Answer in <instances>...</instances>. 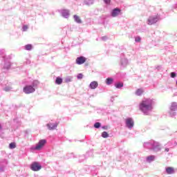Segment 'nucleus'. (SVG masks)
Instances as JSON below:
<instances>
[{
    "label": "nucleus",
    "mask_w": 177,
    "mask_h": 177,
    "mask_svg": "<svg viewBox=\"0 0 177 177\" xmlns=\"http://www.w3.org/2000/svg\"><path fill=\"white\" fill-rule=\"evenodd\" d=\"M113 81H114V80H113V78L108 77L106 80L105 82H106V85H111V84H113Z\"/></svg>",
    "instance_id": "6ab92c4d"
},
{
    "label": "nucleus",
    "mask_w": 177,
    "mask_h": 177,
    "mask_svg": "<svg viewBox=\"0 0 177 177\" xmlns=\"http://www.w3.org/2000/svg\"><path fill=\"white\" fill-rule=\"evenodd\" d=\"M27 30H28V26L26 25H24L22 28V31H26Z\"/></svg>",
    "instance_id": "2f4dec72"
},
{
    "label": "nucleus",
    "mask_w": 177,
    "mask_h": 177,
    "mask_svg": "<svg viewBox=\"0 0 177 177\" xmlns=\"http://www.w3.org/2000/svg\"><path fill=\"white\" fill-rule=\"evenodd\" d=\"M12 88L10 86H6L3 88V91H5L6 92H10V91H12Z\"/></svg>",
    "instance_id": "393cba45"
},
{
    "label": "nucleus",
    "mask_w": 177,
    "mask_h": 177,
    "mask_svg": "<svg viewBox=\"0 0 177 177\" xmlns=\"http://www.w3.org/2000/svg\"><path fill=\"white\" fill-rule=\"evenodd\" d=\"M84 75H82V73H79L77 76V80H82Z\"/></svg>",
    "instance_id": "c756f323"
},
{
    "label": "nucleus",
    "mask_w": 177,
    "mask_h": 177,
    "mask_svg": "<svg viewBox=\"0 0 177 177\" xmlns=\"http://www.w3.org/2000/svg\"><path fill=\"white\" fill-rule=\"evenodd\" d=\"M166 172L168 175H171L175 172V170L174 169V167H167L166 168Z\"/></svg>",
    "instance_id": "dca6fc26"
},
{
    "label": "nucleus",
    "mask_w": 177,
    "mask_h": 177,
    "mask_svg": "<svg viewBox=\"0 0 177 177\" xmlns=\"http://www.w3.org/2000/svg\"><path fill=\"white\" fill-rule=\"evenodd\" d=\"M94 128H100V122L95 123Z\"/></svg>",
    "instance_id": "7c9ffc66"
},
{
    "label": "nucleus",
    "mask_w": 177,
    "mask_h": 177,
    "mask_svg": "<svg viewBox=\"0 0 177 177\" xmlns=\"http://www.w3.org/2000/svg\"><path fill=\"white\" fill-rule=\"evenodd\" d=\"M72 81H73L72 76H68L65 78V82H66V83L71 82Z\"/></svg>",
    "instance_id": "412c9836"
},
{
    "label": "nucleus",
    "mask_w": 177,
    "mask_h": 177,
    "mask_svg": "<svg viewBox=\"0 0 177 177\" xmlns=\"http://www.w3.org/2000/svg\"><path fill=\"white\" fill-rule=\"evenodd\" d=\"M154 158H156V156H150L147 158V161L148 162H151V161H154Z\"/></svg>",
    "instance_id": "aec40b11"
},
{
    "label": "nucleus",
    "mask_w": 177,
    "mask_h": 177,
    "mask_svg": "<svg viewBox=\"0 0 177 177\" xmlns=\"http://www.w3.org/2000/svg\"><path fill=\"white\" fill-rule=\"evenodd\" d=\"M85 62H86V58L83 56L78 57L76 59V64H79V65L84 64Z\"/></svg>",
    "instance_id": "9d476101"
},
{
    "label": "nucleus",
    "mask_w": 177,
    "mask_h": 177,
    "mask_svg": "<svg viewBox=\"0 0 177 177\" xmlns=\"http://www.w3.org/2000/svg\"><path fill=\"white\" fill-rule=\"evenodd\" d=\"M55 84L57 85H62V84H63V79L60 77H57L55 80Z\"/></svg>",
    "instance_id": "f3484780"
},
{
    "label": "nucleus",
    "mask_w": 177,
    "mask_h": 177,
    "mask_svg": "<svg viewBox=\"0 0 177 177\" xmlns=\"http://www.w3.org/2000/svg\"><path fill=\"white\" fill-rule=\"evenodd\" d=\"M85 5H93V0H85Z\"/></svg>",
    "instance_id": "4be33fe9"
},
{
    "label": "nucleus",
    "mask_w": 177,
    "mask_h": 177,
    "mask_svg": "<svg viewBox=\"0 0 177 177\" xmlns=\"http://www.w3.org/2000/svg\"><path fill=\"white\" fill-rule=\"evenodd\" d=\"M170 110H171V111H177V103L176 102L171 103Z\"/></svg>",
    "instance_id": "4468645a"
},
{
    "label": "nucleus",
    "mask_w": 177,
    "mask_h": 177,
    "mask_svg": "<svg viewBox=\"0 0 177 177\" xmlns=\"http://www.w3.org/2000/svg\"><path fill=\"white\" fill-rule=\"evenodd\" d=\"M41 168H42V166H41V165H39L38 162H35L32 163L30 165V169H32V171H39Z\"/></svg>",
    "instance_id": "423d86ee"
},
{
    "label": "nucleus",
    "mask_w": 177,
    "mask_h": 177,
    "mask_svg": "<svg viewBox=\"0 0 177 177\" xmlns=\"http://www.w3.org/2000/svg\"><path fill=\"white\" fill-rule=\"evenodd\" d=\"M102 138H109V133L106 131L102 132Z\"/></svg>",
    "instance_id": "bb28decb"
},
{
    "label": "nucleus",
    "mask_w": 177,
    "mask_h": 177,
    "mask_svg": "<svg viewBox=\"0 0 177 177\" xmlns=\"http://www.w3.org/2000/svg\"><path fill=\"white\" fill-rule=\"evenodd\" d=\"M156 104V100L151 98H144L139 104V109L141 111H150Z\"/></svg>",
    "instance_id": "f257e3e1"
},
{
    "label": "nucleus",
    "mask_w": 177,
    "mask_h": 177,
    "mask_svg": "<svg viewBox=\"0 0 177 177\" xmlns=\"http://www.w3.org/2000/svg\"><path fill=\"white\" fill-rule=\"evenodd\" d=\"M120 15H121V10L120 8H115L111 12L112 17H117V16H120Z\"/></svg>",
    "instance_id": "1a4fd4ad"
},
{
    "label": "nucleus",
    "mask_w": 177,
    "mask_h": 177,
    "mask_svg": "<svg viewBox=\"0 0 177 177\" xmlns=\"http://www.w3.org/2000/svg\"><path fill=\"white\" fill-rule=\"evenodd\" d=\"M74 20L77 24H81L82 23V20H81V18L78 15H74L73 16Z\"/></svg>",
    "instance_id": "2eb2a0df"
},
{
    "label": "nucleus",
    "mask_w": 177,
    "mask_h": 177,
    "mask_svg": "<svg viewBox=\"0 0 177 177\" xmlns=\"http://www.w3.org/2000/svg\"><path fill=\"white\" fill-rule=\"evenodd\" d=\"M99 86V83L97 81L91 82L89 84L90 89H96Z\"/></svg>",
    "instance_id": "9b49d317"
},
{
    "label": "nucleus",
    "mask_w": 177,
    "mask_h": 177,
    "mask_svg": "<svg viewBox=\"0 0 177 177\" xmlns=\"http://www.w3.org/2000/svg\"><path fill=\"white\" fill-rule=\"evenodd\" d=\"M135 122H133V119L132 118H128L126 119V127L129 128V129H132L133 128Z\"/></svg>",
    "instance_id": "0eeeda50"
},
{
    "label": "nucleus",
    "mask_w": 177,
    "mask_h": 177,
    "mask_svg": "<svg viewBox=\"0 0 177 177\" xmlns=\"http://www.w3.org/2000/svg\"><path fill=\"white\" fill-rule=\"evenodd\" d=\"M166 151H169V149H166Z\"/></svg>",
    "instance_id": "e433bc0d"
},
{
    "label": "nucleus",
    "mask_w": 177,
    "mask_h": 177,
    "mask_svg": "<svg viewBox=\"0 0 177 177\" xmlns=\"http://www.w3.org/2000/svg\"><path fill=\"white\" fill-rule=\"evenodd\" d=\"M4 68H6V70L10 68V62H6L4 64Z\"/></svg>",
    "instance_id": "b1692460"
},
{
    "label": "nucleus",
    "mask_w": 177,
    "mask_h": 177,
    "mask_svg": "<svg viewBox=\"0 0 177 177\" xmlns=\"http://www.w3.org/2000/svg\"><path fill=\"white\" fill-rule=\"evenodd\" d=\"M170 77H171V78H175V77H176V73H175V72H171V73H170Z\"/></svg>",
    "instance_id": "c85d7f7f"
},
{
    "label": "nucleus",
    "mask_w": 177,
    "mask_h": 177,
    "mask_svg": "<svg viewBox=\"0 0 177 177\" xmlns=\"http://www.w3.org/2000/svg\"><path fill=\"white\" fill-rule=\"evenodd\" d=\"M46 145V140H41L39 141L36 147H35V150H41L44 146Z\"/></svg>",
    "instance_id": "6e6552de"
},
{
    "label": "nucleus",
    "mask_w": 177,
    "mask_h": 177,
    "mask_svg": "<svg viewBox=\"0 0 177 177\" xmlns=\"http://www.w3.org/2000/svg\"><path fill=\"white\" fill-rule=\"evenodd\" d=\"M101 39H102V41H106V39H107V37L104 36L101 38Z\"/></svg>",
    "instance_id": "72a5a7b5"
},
{
    "label": "nucleus",
    "mask_w": 177,
    "mask_h": 177,
    "mask_svg": "<svg viewBox=\"0 0 177 177\" xmlns=\"http://www.w3.org/2000/svg\"><path fill=\"white\" fill-rule=\"evenodd\" d=\"M39 85V82L38 80H34L31 84L26 85L23 88L24 93L26 95H30V93H34L35 90L38 88Z\"/></svg>",
    "instance_id": "f03ea898"
},
{
    "label": "nucleus",
    "mask_w": 177,
    "mask_h": 177,
    "mask_svg": "<svg viewBox=\"0 0 177 177\" xmlns=\"http://www.w3.org/2000/svg\"><path fill=\"white\" fill-rule=\"evenodd\" d=\"M119 64L121 68H125V67L129 64V60H128V58H127L124 55H122L120 56Z\"/></svg>",
    "instance_id": "20e7f679"
},
{
    "label": "nucleus",
    "mask_w": 177,
    "mask_h": 177,
    "mask_svg": "<svg viewBox=\"0 0 177 177\" xmlns=\"http://www.w3.org/2000/svg\"><path fill=\"white\" fill-rule=\"evenodd\" d=\"M10 149H16V143L15 142H11L9 145Z\"/></svg>",
    "instance_id": "a878e982"
},
{
    "label": "nucleus",
    "mask_w": 177,
    "mask_h": 177,
    "mask_svg": "<svg viewBox=\"0 0 177 177\" xmlns=\"http://www.w3.org/2000/svg\"><path fill=\"white\" fill-rule=\"evenodd\" d=\"M142 38H140L139 36L135 37V42H140Z\"/></svg>",
    "instance_id": "cd10ccee"
},
{
    "label": "nucleus",
    "mask_w": 177,
    "mask_h": 177,
    "mask_svg": "<svg viewBox=\"0 0 177 177\" xmlns=\"http://www.w3.org/2000/svg\"><path fill=\"white\" fill-rule=\"evenodd\" d=\"M26 50H31L32 49V46L31 44H27L25 46Z\"/></svg>",
    "instance_id": "5701e85b"
},
{
    "label": "nucleus",
    "mask_w": 177,
    "mask_h": 177,
    "mask_svg": "<svg viewBox=\"0 0 177 177\" xmlns=\"http://www.w3.org/2000/svg\"><path fill=\"white\" fill-rule=\"evenodd\" d=\"M47 127L49 129H56L57 127V123H48Z\"/></svg>",
    "instance_id": "f8f14e48"
},
{
    "label": "nucleus",
    "mask_w": 177,
    "mask_h": 177,
    "mask_svg": "<svg viewBox=\"0 0 177 177\" xmlns=\"http://www.w3.org/2000/svg\"><path fill=\"white\" fill-rule=\"evenodd\" d=\"M124 86V83L122 82H117L115 84V87L117 89H121V88H122Z\"/></svg>",
    "instance_id": "a211bd4d"
},
{
    "label": "nucleus",
    "mask_w": 177,
    "mask_h": 177,
    "mask_svg": "<svg viewBox=\"0 0 177 177\" xmlns=\"http://www.w3.org/2000/svg\"><path fill=\"white\" fill-rule=\"evenodd\" d=\"M59 13L62 17H64V19H68L70 17V10L63 9L59 10Z\"/></svg>",
    "instance_id": "39448f33"
},
{
    "label": "nucleus",
    "mask_w": 177,
    "mask_h": 177,
    "mask_svg": "<svg viewBox=\"0 0 177 177\" xmlns=\"http://www.w3.org/2000/svg\"><path fill=\"white\" fill-rule=\"evenodd\" d=\"M1 53H5V50H1Z\"/></svg>",
    "instance_id": "f704fd0d"
},
{
    "label": "nucleus",
    "mask_w": 177,
    "mask_h": 177,
    "mask_svg": "<svg viewBox=\"0 0 177 177\" xmlns=\"http://www.w3.org/2000/svg\"><path fill=\"white\" fill-rule=\"evenodd\" d=\"M158 21H160V15H156L150 16L147 19V24L149 26H153V24H156Z\"/></svg>",
    "instance_id": "7ed1b4c3"
},
{
    "label": "nucleus",
    "mask_w": 177,
    "mask_h": 177,
    "mask_svg": "<svg viewBox=\"0 0 177 177\" xmlns=\"http://www.w3.org/2000/svg\"><path fill=\"white\" fill-rule=\"evenodd\" d=\"M2 129V126L0 124V131Z\"/></svg>",
    "instance_id": "c9c22d12"
},
{
    "label": "nucleus",
    "mask_w": 177,
    "mask_h": 177,
    "mask_svg": "<svg viewBox=\"0 0 177 177\" xmlns=\"http://www.w3.org/2000/svg\"><path fill=\"white\" fill-rule=\"evenodd\" d=\"M143 92H145L143 88H138L135 92V95H136V96H142V95H143Z\"/></svg>",
    "instance_id": "ddd939ff"
},
{
    "label": "nucleus",
    "mask_w": 177,
    "mask_h": 177,
    "mask_svg": "<svg viewBox=\"0 0 177 177\" xmlns=\"http://www.w3.org/2000/svg\"><path fill=\"white\" fill-rule=\"evenodd\" d=\"M111 1V0H104V2L106 3V5H109V3H110Z\"/></svg>",
    "instance_id": "473e14b6"
}]
</instances>
